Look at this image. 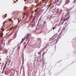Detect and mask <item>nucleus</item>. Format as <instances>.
Returning <instances> with one entry per match:
<instances>
[{
  "label": "nucleus",
  "mask_w": 76,
  "mask_h": 76,
  "mask_svg": "<svg viewBox=\"0 0 76 76\" xmlns=\"http://www.w3.org/2000/svg\"><path fill=\"white\" fill-rule=\"evenodd\" d=\"M7 20L5 21L3 23V26L2 27V28H1V30H2V31H1V33L0 34L1 35V36H3V32L4 31V28H3V27H4L5 26V24L6 23V22H7Z\"/></svg>",
  "instance_id": "nucleus-1"
},
{
  "label": "nucleus",
  "mask_w": 76,
  "mask_h": 76,
  "mask_svg": "<svg viewBox=\"0 0 76 76\" xmlns=\"http://www.w3.org/2000/svg\"><path fill=\"white\" fill-rule=\"evenodd\" d=\"M30 35H31L30 34H28L27 35V36H25L24 38H23L22 39V41H21L20 42V44H21L22 42H23V41H24V40H25V38L26 39V41H27L28 40V38H29V36H30Z\"/></svg>",
  "instance_id": "nucleus-2"
},
{
  "label": "nucleus",
  "mask_w": 76,
  "mask_h": 76,
  "mask_svg": "<svg viewBox=\"0 0 76 76\" xmlns=\"http://www.w3.org/2000/svg\"><path fill=\"white\" fill-rule=\"evenodd\" d=\"M71 10H72V8H71L70 9H68L67 10V15H68V17L67 18V19H69L70 18V16L69 15V14H70V13L71 12Z\"/></svg>",
  "instance_id": "nucleus-3"
},
{
  "label": "nucleus",
  "mask_w": 76,
  "mask_h": 76,
  "mask_svg": "<svg viewBox=\"0 0 76 76\" xmlns=\"http://www.w3.org/2000/svg\"><path fill=\"white\" fill-rule=\"evenodd\" d=\"M70 2V0H67L65 3V4H68Z\"/></svg>",
  "instance_id": "nucleus-4"
},
{
  "label": "nucleus",
  "mask_w": 76,
  "mask_h": 76,
  "mask_svg": "<svg viewBox=\"0 0 76 76\" xmlns=\"http://www.w3.org/2000/svg\"><path fill=\"white\" fill-rule=\"evenodd\" d=\"M35 17H34L33 18L32 21H31V23H35Z\"/></svg>",
  "instance_id": "nucleus-5"
},
{
  "label": "nucleus",
  "mask_w": 76,
  "mask_h": 76,
  "mask_svg": "<svg viewBox=\"0 0 76 76\" xmlns=\"http://www.w3.org/2000/svg\"><path fill=\"white\" fill-rule=\"evenodd\" d=\"M6 65L5 64L4 68H3V70L2 72V73H3V72H4V69H5L6 68Z\"/></svg>",
  "instance_id": "nucleus-6"
},
{
  "label": "nucleus",
  "mask_w": 76,
  "mask_h": 76,
  "mask_svg": "<svg viewBox=\"0 0 76 76\" xmlns=\"http://www.w3.org/2000/svg\"><path fill=\"white\" fill-rule=\"evenodd\" d=\"M12 15L13 16L15 17L16 16V12H14L12 14Z\"/></svg>",
  "instance_id": "nucleus-7"
},
{
  "label": "nucleus",
  "mask_w": 76,
  "mask_h": 76,
  "mask_svg": "<svg viewBox=\"0 0 76 76\" xmlns=\"http://www.w3.org/2000/svg\"><path fill=\"white\" fill-rule=\"evenodd\" d=\"M9 60V59L8 60V61L7 62V63H9V64H10V63L11 60Z\"/></svg>",
  "instance_id": "nucleus-8"
},
{
  "label": "nucleus",
  "mask_w": 76,
  "mask_h": 76,
  "mask_svg": "<svg viewBox=\"0 0 76 76\" xmlns=\"http://www.w3.org/2000/svg\"><path fill=\"white\" fill-rule=\"evenodd\" d=\"M27 7H24V10H27Z\"/></svg>",
  "instance_id": "nucleus-9"
},
{
  "label": "nucleus",
  "mask_w": 76,
  "mask_h": 76,
  "mask_svg": "<svg viewBox=\"0 0 76 76\" xmlns=\"http://www.w3.org/2000/svg\"><path fill=\"white\" fill-rule=\"evenodd\" d=\"M65 20H66V19H65L64 20V21H63V22H62V23L61 24V25H63V23H64V22H65Z\"/></svg>",
  "instance_id": "nucleus-10"
},
{
  "label": "nucleus",
  "mask_w": 76,
  "mask_h": 76,
  "mask_svg": "<svg viewBox=\"0 0 76 76\" xmlns=\"http://www.w3.org/2000/svg\"><path fill=\"white\" fill-rule=\"evenodd\" d=\"M7 15V14H6L5 15L3 16V17H4V18H6L7 16L6 15Z\"/></svg>",
  "instance_id": "nucleus-11"
},
{
  "label": "nucleus",
  "mask_w": 76,
  "mask_h": 76,
  "mask_svg": "<svg viewBox=\"0 0 76 76\" xmlns=\"http://www.w3.org/2000/svg\"><path fill=\"white\" fill-rule=\"evenodd\" d=\"M58 10H59V9L58 8L57 10V13H58Z\"/></svg>",
  "instance_id": "nucleus-12"
},
{
  "label": "nucleus",
  "mask_w": 76,
  "mask_h": 76,
  "mask_svg": "<svg viewBox=\"0 0 76 76\" xmlns=\"http://www.w3.org/2000/svg\"><path fill=\"white\" fill-rule=\"evenodd\" d=\"M1 44H2V45L3 44V40H2L1 41Z\"/></svg>",
  "instance_id": "nucleus-13"
},
{
  "label": "nucleus",
  "mask_w": 76,
  "mask_h": 76,
  "mask_svg": "<svg viewBox=\"0 0 76 76\" xmlns=\"http://www.w3.org/2000/svg\"><path fill=\"white\" fill-rule=\"evenodd\" d=\"M38 54H39V55H41V53L40 52H38Z\"/></svg>",
  "instance_id": "nucleus-14"
},
{
  "label": "nucleus",
  "mask_w": 76,
  "mask_h": 76,
  "mask_svg": "<svg viewBox=\"0 0 76 76\" xmlns=\"http://www.w3.org/2000/svg\"><path fill=\"white\" fill-rule=\"evenodd\" d=\"M43 23L44 24H45V23H47V22H46V21H44Z\"/></svg>",
  "instance_id": "nucleus-15"
},
{
  "label": "nucleus",
  "mask_w": 76,
  "mask_h": 76,
  "mask_svg": "<svg viewBox=\"0 0 76 76\" xmlns=\"http://www.w3.org/2000/svg\"><path fill=\"white\" fill-rule=\"evenodd\" d=\"M10 20L11 21V22H13V20H12V19H10Z\"/></svg>",
  "instance_id": "nucleus-16"
},
{
  "label": "nucleus",
  "mask_w": 76,
  "mask_h": 76,
  "mask_svg": "<svg viewBox=\"0 0 76 76\" xmlns=\"http://www.w3.org/2000/svg\"><path fill=\"white\" fill-rule=\"evenodd\" d=\"M26 45L24 47V49H25V48H26Z\"/></svg>",
  "instance_id": "nucleus-17"
},
{
  "label": "nucleus",
  "mask_w": 76,
  "mask_h": 76,
  "mask_svg": "<svg viewBox=\"0 0 76 76\" xmlns=\"http://www.w3.org/2000/svg\"><path fill=\"white\" fill-rule=\"evenodd\" d=\"M45 52H44L42 54V57H43V56H44V54H45Z\"/></svg>",
  "instance_id": "nucleus-18"
},
{
  "label": "nucleus",
  "mask_w": 76,
  "mask_h": 76,
  "mask_svg": "<svg viewBox=\"0 0 76 76\" xmlns=\"http://www.w3.org/2000/svg\"><path fill=\"white\" fill-rule=\"evenodd\" d=\"M76 2V0H74V3H75Z\"/></svg>",
  "instance_id": "nucleus-19"
},
{
  "label": "nucleus",
  "mask_w": 76,
  "mask_h": 76,
  "mask_svg": "<svg viewBox=\"0 0 76 76\" xmlns=\"http://www.w3.org/2000/svg\"><path fill=\"white\" fill-rule=\"evenodd\" d=\"M54 29H56V28H55L54 27H53V30H54Z\"/></svg>",
  "instance_id": "nucleus-20"
},
{
  "label": "nucleus",
  "mask_w": 76,
  "mask_h": 76,
  "mask_svg": "<svg viewBox=\"0 0 76 76\" xmlns=\"http://www.w3.org/2000/svg\"><path fill=\"white\" fill-rule=\"evenodd\" d=\"M37 1H36V0H35V1L34 2V3H37Z\"/></svg>",
  "instance_id": "nucleus-21"
},
{
  "label": "nucleus",
  "mask_w": 76,
  "mask_h": 76,
  "mask_svg": "<svg viewBox=\"0 0 76 76\" xmlns=\"http://www.w3.org/2000/svg\"><path fill=\"white\" fill-rule=\"evenodd\" d=\"M10 34H8V37H9V36H10Z\"/></svg>",
  "instance_id": "nucleus-22"
},
{
  "label": "nucleus",
  "mask_w": 76,
  "mask_h": 76,
  "mask_svg": "<svg viewBox=\"0 0 76 76\" xmlns=\"http://www.w3.org/2000/svg\"><path fill=\"white\" fill-rule=\"evenodd\" d=\"M37 10H38V9H36V10H35V11H36V12H37Z\"/></svg>",
  "instance_id": "nucleus-23"
},
{
  "label": "nucleus",
  "mask_w": 76,
  "mask_h": 76,
  "mask_svg": "<svg viewBox=\"0 0 76 76\" xmlns=\"http://www.w3.org/2000/svg\"><path fill=\"white\" fill-rule=\"evenodd\" d=\"M59 1H56V3H57Z\"/></svg>",
  "instance_id": "nucleus-24"
},
{
  "label": "nucleus",
  "mask_w": 76,
  "mask_h": 76,
  "mask_svg": "<svg viewBox=\"0 0 76 76\" xmlns=\"http://www.w3.org/2000/svg\"><path fill=\"white\" fill-rule=\"evenodd\" d=\"M50 6H51V4H50L49 6V7H50Z\"/></svg>",
  "instance_id": "nucleus-25"
},
{
  "label": "nucleus",
  "mask_w": 76,
  "mask_h": 76,
  "mask_svg": "<svg viewBox=\"0 0 76 76\" xmlns=\"http://www.w3.org/2000/svg\"><path fill=\"white\" fill-rule=\"evenodd\" d=\"M8 34H9V33H7V34H6L7 35H8Z\"/></svg>",
  "instance_id": "nucleus-26"
},
{
  "label": "nucleus",
  "mask_w": 76,
  "mask_h": 76,
  "mask_svg": "<svg viewBox=\"0 0 76 76\" xmlns=\"http://www.w3.org/2000/svg\"><path fill=\"white\" fill-rule=\"evenodd\" d=\"M24 1H26V0H24Z\"/></svg>",
  "instance_id": "nucleus-27"
},
{
  "label": "nucleus",
  "mask_w": 76,
  "mask_h": 76,
  "mask_svg": "<svg viewBox=\"0 0 76 76\" xmlns=\"http://www.w3.org/2000/svg\"><path fill=\"white\" fill-rule=\"evenodd\" d=\"M39 39H38V41H39Z\"/></svg>",
  "instance_id": "nucleus-28"
},
{
  "label": "nucleus",
  "mask_w": 76,
  "mask_h": 76,
  "mask_svg": "<svg viewBox=\"0 0 76 76\" xmlns=\"http://www.w3.org/2000/svg\"><path fill=\"white\" fill-rule=\"evenodd\" d=\"M24 18V17H23V19Z\"/></svg>",
  "instance_id": "nucleus-29"
},
{
  "label": "nucleus",
  "mask_w": 76,
  "mask_h": 76,
  "mask_svg": "<svg viewBox=\"0 0 76 76\" xmlns=\"http://www.w3.org/2000/svg\"><path fill=\"white\" fill-rule=\"evenodd\" d=\"M66 23H65V24H66Z\"/></svg>",
  "instance_id": "nucleus-30"
},
{
  "label": "nucleus",
  "mask_w": 76,
  "mask_h": 76,
  "mask_svg": "<svg viewBox=\"0 0 76 76\" xmlns=\"http://www.w3.org/2000/svg\"><path fill=\"white\" fill-rule=\"evenodd\" d=\"M32 6H34V5H32Z\"/></svg>",
  "instance_id": "nucleus-31"
},
{
  "label": "nucleus",
  "mask_w": 76,
  "mask_h": 76,
  "mask_svg": "<svg viewBox=\"0 0 76 76\" xmlns=\"http://www.w3.org/2000/svg\"><path fill=\"white\" fill-rule=\"evenodd\" d=\"M18 45H19V44H18Z\"/></svg>",
  "instance_id": "nucleus-32"
},
{
  "label": "nucleus",
  "mask_w": 76,
  "mask_h": 76,
  "mask_svg": "<svg viewBox=\"0 0 76 76\" xmlns=\"http://www.w3.org/2000/svg\"><path fill=\"white\" fill-rule=\"evenodd\" d=\"M75 12H76V10H75Z\"/></svg>",
  "instance_id": "nucleus-33"
},
{
  "label": "nucleus",
  "mask_w": 76,
  "mask_h": 76,
  "mask_svg": "<svg viewBox=\"0 0 76 76\" xmlns=\"http://www.w3.org/2000/svg\"><path fill=\"white\" fill-rule=\"evenodd\" d=\"M18 0H17V1H18Z\"/></svg>",
  "instance_id": "nucleus-34"
}]
</instances>
